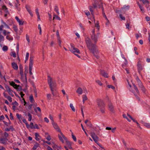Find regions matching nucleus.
<instances>
[{"instance_id":"obj_1","label":"nucleus","mask_w":150,"mask_h":150,"mask_svg":"<svg viewBox=\"0 0 150 150\" xmlns=\"http://www.w3.org/2000/svg\"><path fill=\"white\" fill-rule=\"evenodd\" d=\"M86 42L87 47L90 52H92L96 58H98L99 52L96 45L92 43L91 40L89 38H87L86 39Z\"/></svg>"},{"instance_id":"obj_2","label":"nucleus","mask_w":150,"mask_h":150,"mask_svg":"<svg viewBox=\"0 0 150 150\" xmlns=\"http://www.w3.org/2000/svg\"><path fill=\"white\" fill-rule=\"evenodd\" d=\"M47 80L52 94L53 96H56L57 93L54 92L55 91H56L55 88L56 86V83L53 81L52 78L50 75L47 76Z\"/></svg>"},{"instance_id":"obj_3","label":"nucleus","mask_w":150,"mask_h":150,"mask_svg":"<svg viewBox=\"0 0 150 150\" xmlns=\"http://www.w3.org/2000/svg\"><path fill=\"white\" fill-rule=\"evenodd\" d=\"M91 38L92 40L95 43H96L97 41L98 38L99 36L100 33H98L96 34L95 33V29H93L90 33Z\"/></svg>"},{"instance_id":"obj_4","label":"nucleus","mask_w":150,"mask_h":150,"mask_svg":"<svg viewBox=\"0 0 150 150\" xmlns=\"http://www.w3.org/2000/svg\"><path fill=\"white\" fill-rule=\"evenodd\" d=\"M98 107L100 109L101 112H103V111L102 110L103 108V101L102 99L98 98L96 100Z\"/></svg>"},{"instance_id":"obj_5","label":"nucleus","mask_w":150,"mask_h":150,"mask_svg":"<svg viewBox=\"0 0 150 150\" xmlns=\"http://www.w3.org/2000/svg\"><path fill=\"white\" fill-rule=\"evenodd\" d=\"M52 124L54 128L57 131L60 132L61 134L62 135V137L64 139H66V137L61 132L60 129L57 123L53 122L52 123Z\"/></svg>"},{"instance_id":"obj_6","label":"nucleus","mask_w":150,"mask_h":150,"mask_svg":"<svg viewBox=\"0 0 150 150\" xmlns=\"http://www.w3.org/2000/svg\"><path fill=\"white\" fill-rule=\"evenodd\" d=\"M96 0H95V2H93L92 4L93 6H89V10L92 15L93 18L94 17L93 10L94 9L97 8V6L96 4Z\"/></svg>"},{"instance_id":"obj_7","label":"nucleus","mask_w":150,"mask_h":150,"mask_svg":"<svg viewBox=\"0 0 150 150\" xmlns=\"http://www.w3.org/2000/svg\"><path fill=\"white\" fill-rule=\"evenodd\" d=\"M107 98L108 100V106L109 109L111 112H114L115 111L114 106L110 101L109 100V98L107 97Z\"/></svg>"},{"instance_id":"obj_8","label":"nucleus","mask_w":150,"mask_h":150,"mask_svg":"<svg viewBox=\"0 0 150 150\" xmlns=\"http://www.w3.org/2000/svg\"><path fill=\"white\" fill-rule=\"evenodd\" d=\"M10 85L13 86L15 88L21 91L22 90V87L19 85H17L15 83V82L13 81H12L10 83Z\"/></svg>"},{"instance_id":"obj_9","label":"nucleus","mask_w":150,"mask_h":150,"mask_svg":"<svg viewBox=\"0 0 150 150\" xmlns=\"http://www.w3.org/2000/svg\"><path fill=\"white\" fill-rule=\"evenodd\" d=\"M33 57L30 56V62L29 64V71H32V67L33 64Z\"/></svg>"},{"instance_id":"obj_10","label":"nucleus","mask_w":150,"mask_h":150,"mask_svg":"<svg viewBox=\"0 0 150 150\" xmlns=\"http://www.w3.org/2000/svg\"><path fill=\"white\" fill-rule=\"evenodd\" d=\"M96 0V4L97 6V7L100 8L101 7V6H102V10H103V3L102 0H98V1L97 0ZM93 2H95V0L93 1Z\"/></svg>"},{"instance_id":"obj_11","label":"nucleus","mask_w":150,"mask_h":150,"mask_svg":"<svg viewBox=\"0 0 150 150\" xmlns=\"http://www.w3.org/2000/svg\"><path fill=\"white\" fill-rule=\"evenodd\" d=\"M72 50V51H71L75 55H76L79 58H80V56L79 54L76 53L78 54H80L79 50L78 48L74 47Z\"/></svg>"},{"instance_id":"obj_12","label":"nucleus","mask_w":150,"mask_h":150,"mask_svg":"<svg viewBox=\"0 0 150 150\" xmlns=\"http://www.w3.org/2000/svg\"><path fill=\"white\" fill-rule=\"evenodd\" d=\"M141 62L140 60H139L138 62L137 66V68L138 71V72L139 73H140V71L142 69L143 67L141 64Z\"/></svg>"},{"instance_id":"obj_13","label":"nucleus","mask_w":150,"mask_h":150,"mask_svg":"<svg viewBox=\"0 0 150 150\" xmlns=\"http://www.w3.org/2000/svg\"><path fill=\"white\" fill-rule=\"evenodd\" d=\"M91 136L93 138L94 141L97 144V142L98 141V138L96 136L94 133L93 132H91Z\"/></svg>"},{"instance_id":"obj_14","label":"nucleus","mask_w":150,"mask_h":150,"mask_svg":"<svg viewBox=\"0 0 150 150\" xmlns=\"http://www.w3.org/2000/svg\"><path fill=\"white\" fill-rule=\"evenodd\" d=\"M8 139L6 138H0V143L6 144L7 143V141Z\"/></svg>"},{"instance_id":"obj_15","label":"nucleus","mask_w":150,"mask_h":150,"mask_svg":"<svg viewBox=\"0 0 150 150\" xmlns=\"http://www.w3.org/2000/svg\"><path fill=\"white\" fill-rule=\"evenodd\" d=\"M15 19H16L17 22L19 23L20 25H23V24L24 21H23L22 19H20L17 16L15 17Z\"/></svg>"},{"instance_id":"obj_16","label":"nucleus","mask_w":150,"mask_h":150,"mask_svg":"<svg viewBox=\"0 0 150 150\" xmlns=\"http://www.w3.org/2000/svg\"><path fill=\"white\" fill-rule=\"evenodd\" d=\"M13 68L17 70L18 69V67L17 64L15 62H13L11 64Z\"/></svg>"},{"instance_id":"obj_17","label":"nucleus","mask_w":150,"mask_h":150,"mask_svg":"<svg viewBox=\"0 0 150 150\" xmlns=\"http://www.w3.org/2000/svg\"><path fill=\"white\" fill-rule=\"evenodd\" d=\"M19 69L20 71V74L22 77L23 76V68L21 65L19 66Z\"/></svg>"},{"instance_id":"obj_18","label":"nucleus","mask_w":150,"mask_h":150,"mask_svg":"<svg viewBox=\"0 0 150 150\" xmlns=\"http://www.w3.org/2000/svg\"><path fill=\"white\" fill-rule=\"evenodd\" d=\"M30 7L28 6H26V8L27 11L30 14V16H33V14L32 13V12L31 11V10L30 9Z\"/></svg>"},{"instance_id":"obj_19","label":"nucleus","mask_w":150,"mask_h":150,"mask_svg":"<svg viewBox=\"0 0 150 150\" xmlns=\"http://www.w3.org/2000/svg\"><path fill=\"white\" fill-rule=\"evenodd\" d=\"M66 141V142L67 145L69 147V148L71 149L72 148L71 147V144L70 142L67 141V138H66V139H64Z\"/></svg>"},{"instance_id":"obj_20","label":"nucleus","mask_w":150,"mask_h":150,"mask_svg":"<svg viewBox=\"0 0 150 150\" xmlns=\"http://www.w3.org/2000/svg\"><path fill=\"white\" fill-rule=\"evenodd\" d=\"M83 90L81 87H79L77 89L76 92L79 94H81L83 93Z\"/></svg>"},{"instance_id":"obj_21","label":"nucleus","mask_w":150,"mask_h":150,"mask_svg":"<svg viewBox=\"0 0 150 150\" xmlns=\"http://www.w3.org/2000/svg\"><path fill=\"white\" fill-rule=\"evenodd\" d=\"M104 17H105L106 20L107 21V22L106 23L105 25L107 26L108 27L109 24H110V22L108 20L107 18L106 17V16L105 14V13H104Z\"/></svg>"},{"instance_id":"obj_22","label":"nucleus","mask_w":150,"mask_h":150,"mask_svg":"<svg viewBox=\"0 0 150 150\" xmlns=\"http://www.w3.org/2000/svg\"><path fill=\"white\" fill-rule=\"evenodd\" d=\"M75 47L74 46V44H71L70 45V46H69V50L71 51H72V50Z\"/></svg>"},{"instance_id":"obj_23","label":"nucleus","mask_w":150,"mask_h":150,"mask_svg":"<svg viewBox=\"0 0 150 150\" xmlns=\"http://www.w3.org/2000/svg\"><path fill=\"white\" fill-rule=\"evenodd\" d=\"M23 122L25 123V124L26 125V127L28 128H30V126L28 124V123L27 122L26 119H24L23 120Z\"/></svg>"},{"instance_id":"obj_24","label":"nucleus","mask_w":150,"mask_h":150,"mask_svg":"<svg viewBox=\"0 0 150 150\" xmlns=\"http://www.w3.org/2000/svg\"><path fill=\"white\" fill-rule=\"evenodd\" d=\"M88 99L86 95H83V102L84 103L86 100Z\"/></svg>"},{"instance_id":"obj_25","label":"nucleus","mask_w":150,"mask_h":150,"mask_svg":"<svg viewBox=\"0 0 150 150\" xmlns=\"http://www.w3.org/2000/svg\"><path fill=\"white\" fill-rule=\"evenodd\" d=\"M129 8V5H125L122 8V9H124V10H125V11H126L128 10Z\"/></svg>"},{"instance_id":"obj_26","label":"nucleus","mask_w":150,"mask_h":150,"mask_svg":"<svg viewBox=\"0 0 150 150\" xmlns=\"http://www.w3.org/2000/svg\"><path fill=\"white\" fill-rule=\"evenodd\" d=\"M27 115L28 117V120L29 121H30L32 120V115L29 112H28L27 113Z\"/></svg>"},{"instance_id":"obj_27","label":"nucleus","mask_w":150,"mask_h":150,"mask_svg":"<svg viewBox=\"0 0 150 150\" xmlns=\"http://www.w3.org/2000/svg\"><path fill=\"white\" fill-rule=\"evenodd\" d=\"M58 137H59V140L62 142V143H64V140L63 139H63H64L62 137V135H60L59 134H58Z\"/></svg>"},{"instance_id":"obj_28","label":"nucleus","mask_w":150,"mask_h":150,"mask_svg":"<svg viewBox=\"0 0 150 150\" xmlns=\"http://www.w3.org/2000/svg\"><path fill=\"white\" fill-rule=\"evenodd\" d=\"M35 139L37 141H38L40 139L38 138V137H40L39 134L37 133H35Z\"/></svg>"},{"instance_id":"obj_29","label":"nucleus","mask_w":150,"mask_h":150,"mask_svg":"<svg viewBox=\"0 0 150 150\" xmlns=\"http://www.w3.org/2000/svg\"><path fill=\"white\" fill-rule=\"evenodd\" d=\"M70 107L73 112L75 111V109L74 107L73 106L72 104L70 103Z\"/></svg>"},{"instance_id":"obj_30","label":"nucleus","mask_w":150,"mask_h":150,"mask_svg":"<svg viewBox=\"0 0 150 150\" xmlns=\"http://www.w3.org/2000/svg\"><path fill=\"white\" fill-rule=\"evenodd\" d=\"M29 100L31 102L33 103L34 100L32 95H31L29 97Z\"/></svg>"},{"instance_id":"obj_31","label":"nucleus","mask_w":150,"mask_h":150,"mask_svg":"<svg viewBox=\"0 0 150 150\" xmlns=\"http://www.w3.org/2000/svg\"><path fill=\"white\" fill-rule=\"evenodd\" d=\"M133 85L134 88V89L135 90L136 92L137 93L139 94V92L137 87L135 84H133Z\"/></svg>"},{"instance_id":"obj_32","label":"nucleus","mask_w":150,"mask_h":150,"mask_svg":"<svg viewBox=\"0 0 150 150\" xmlns=\"http://www.w3.org/2000/svg\"><path fill=\"white\" fill-rule=\"evenodd\" d=\"M13 28L14 29V30L17 33L18 31V29L17 27L15 25H13Z\"/></svg>"},{"instance_id":"obj_33","label":"nucleus","mask_w":150,"mask_h":150,"mask_svg":"<svg viewBox=\"0 0 150 150\" xmlns=\"http://www.w3.org/2000/svg\"><path fill=\"white\" fill-rule=\"evenodd\" d=\"M125 62H124V63L122 65V67L124 68L128 64L127 61L126 59L125 60Z\"/></svg>"},{"instance_id":"obj_34","label":"nucleus","mask_w":150,"mask_h":150,"mask_svg":"<svg viewBox=\"0 0 150 150\" xmlns=\"http://www.w3.org/2000/svg\"><path fill=\"white\" fill-rule=\"evenodd\" d=\"M39 144L37 143H36V144L34 145V146L33 148V150H35L37 148Z\"/></svg>"},{"instance_id":"obj_35","label":"nucleus","mask_w":150,"mask_h":150,"mask_svg":"<svg viewBox=\"0 0 150 150\" xmlns=\"http://www.w3.org/2000/svg\"><path fill=\"white\" fill-rule=\"evenodd\" d=\"M140 88L144 93H146V89L144 86L141 87Z\"/></svg>"},{"instance_id":"obj_36","label":"nucleus","mask_w":150,"mask_h":150,"mask_svg":"<svg viewBox=\"0 0 150 150\" xmlns=\"http://www.w3.org/2000/svg\"><path fill=\"white\" fill-rule=\"evenodd\" d=\"M96 82L100 86L103 85V83L100 80H97L96 81Z\"/></svg>"},{"instance_id":"obj_37","label":"nucleus","mask_w":150,"mask_h":150,"mask_svg":"<svg viewBox=\"0 0 150 150\" xmlns=\"http://www.w3.org/2000/svg\"><path fill=\"white\" fill-rule=\"evenodd\" d=\"M107 86L108 87V88H111L112 89H113V90H115V87L111 85H108Z\"/></svg>"},{"instance_id":"obj_38","label":"nucleus","mask_w":150,"mask_h":150,"mask_svg":"<svg viewBox=\"0 0 150 150\" xmlns=\"http://www.w3.org/2000/svg\"><path fill=\"white\" fill-rule=\"evenodd\" d=\"M145 127L147 128H150V124L146 122L144 125Z\"/></svg>"},{"instance_id":"obj_39","label":"nucleus","mask_w":150,"mask_h":150,"mask_svg":"<svg viewBox=\"0 0 150 150\" xmlns=\"http://www.w3.org/2000/svg\"><path fill=\"white\" fill-rule=\"evenodd\" d=\"M93 19H94V22H95V19H94V17L93 18ZM95 27H98V26H100L98 21H97L96 23H95Z\"/></svg>"},{"instance_id":"obj_40","label":"nucleus","mask_w":150,"mask_h":150,"mask_svg":"<svg viewBox=\"0 0 150 150\" xmlns=\"http://www.w3.org/2000/svg\"><path fill=\"white\" fill-rule=\"evenodd\" d=\"M127 82H128V86H129V87H130V88H129V90L133 93H134L133 91L131 89V84H130L129 83V81L128 80H127Z\"/></svg>"},{"instance_id":"obj_41","label":"nucleus","mask_w":150,"mask_h":150,"mask_svg":"<svg viewBox=\"0 0 150 150\" xmlns=\"http://www.w3.org/2000/svg\"><path fill=\"white\" fill-rule=\"evenodd\" d=\"M2 9L3 10H4L6 12H8L7 8L5 5H4L2 6Z\"/></svg>"},{"instance_id":"obj_42","label":"nucleus","mask_w":150,"mask_h":150,"mask_svg":"<svg viewBox=\"0 0 150 150\" xmlns=\"http://www.w3.org/2000/svg\"><path fill=\"white\" fill-rule=\"evenodd\" d=\"M47 99L48 100H50L51 99V95L50 93L47 94Z\"/></svg>"},{"instance_id":"obj_43","label":"nucleus","mask_w":150,"mask_h":150,"mask_svg":"<svg viewBox=\"0 0 150 150\" xmlns=\"http://www.w3.org/2000/svg\"><path fill=\"white\" fill-rule=\"evenodd\" d=\"M119 16L122 20H125V17L124 16H123L122 14H120L119 15Z\"/></svg>"},{"instance_id":"obj_44","label":"nucleus","mask_w":150,"mask_h":150,"mask_svg":"<svg viewBox=\"0 0 150 150\" xmlns=\"http://www.w3.org/2000/svg\"><path fill=\"white\" fill-rule=\"evenodd\" d=\"M142 3L144 4H148L149 2L148 0H142Z\"/></svg>"},{"instance_id":"obj_45","label":"nucleus","mask_w":150,"mask_h":150,"mask_svg":"<svg viewBox=\"0 0 150 150\" xmlns=\"http://www.w3.org/2000/svg\"><path fill=\"white\" fill-rule=\"evenodd\" d=\"M26 40L28 41V43H29L30 42V40L29 37V36L27 34L26 35Z\"/></svg>"},{"instance_id":"obj_46","label":"nucleus","mask_w":150,"mask_h":150,"mask_svg":"<svg viewBox=\"0 0 150 150\" xmlns=\"http://www.w3.org/2000/svg\"><path fill=\"white\" fill-rule=\"evenodd\" d=\"M39 128L38 126V125L37 124H35V125L34 126V127H32V129H38Z\"/></svg>"},{"instance_id":"obj_47","label":"nucleus","mask_w":150,"mask_h":150,"mask_svg":"<svg viewBox=\"0 0 150 150\" xmlns=\"http://www.w3.org/2000/svg\"><path fill=\"white\" fill-rule=\"evenodd\" d=\"M2 49L3 51H7L8 50V47L6 46H4L2 48Z\"/></svg>"},{"instance_id":"obj_48","label":"nucleus","mask_w":150,"mask_h":150,"mask_svg":"<svg viewBox=\"0 0 150 150\" xmlns=\"http://www.w3.org/2000/svg\"><path fill=\"white\" fill-rule=\"evenodd\" d=\"M54 10L57 12L58 14H59V12L58 11V8L57 6H56L54 8Z\"/></svg>"},{"instance_id":"obj_49","label":"nucleus","mask_w":150,"mask_h":150,"mask_svg":"<svg viewBox=\"0 0 150 150\" xmlns=\"http://www.w3.org/2000/svg\"><path fill=\"white\" fill-rule=\"evenodd\" d=\"M123 117L124 118L126 119L129 122H130L131 120L129 119L126 116V114H123L122 115Z\"/></svg>"},{"instance_id":"obj_50","label":"nucleus","mask_w":150,"mask_h":150,"mask_svg":"<svg viewBox=\"0 0 150 150\" xmlns=\"http://www.w3.org/2000/svg\"><path fill=\"white\" fill-rule=\"evenodd\" d=\"M2 23H3L4 26H5L7 28H9V27L3 21H2Z\"/></svg>"},{"instance_id":"obj_51","label":"nucleus","mask_w":150,"mask_h":150,"mask_svg":"<svg viewBox=\"0 0 150 150\" xmlns=\"http://www.w3.org/2000/svg\"><path fill=\"white\" fill-rule=\"evenodd\" d=\"M6 98L10 102H11L12 101V98L10 96H7L6 97Z\"/></svg>"},{"instance_id":"obj_52","label":"nucleus","mask_w":150,"mask_h":150,"mask_svg":"<svg viewBox=\"0 0 150 150\" xmlns=\"http://www.w3.org/2000/svg\"><path fill=\"white\" fill-rule=\"evenodd\" d=\"M56 35H57V39L60 38L59 35V30H57L56 31Z\"/></svg>"},{"instance_id":"obj_53","label":"nucleus","mask_w":150,"mask_h":150,"mask_svg":"<svg viewBox=\"0 0 150 150\" xmlns=\"http://www.w3.org/2000/svg\"><path fill=\"white\" fill-rule=\"evenodd\" d=\"M28 68H27L26 69H25V70L24 71V74L25 75V77L26 78V76L27 74L28 73Z\"/></svg>"},{"instance_id":"obj_54","label":"nucleus","mask_w":150,"mask_h":150,"mask_svg":"<svg viewBox=\"0 0 150 150\" xmlns=\"http://www.w3.org/2000/svg\"><path fill=\"white\" fill-rule=\"evenodd\" d=\"M29 53L28 52H27L26 54V56L25 57V61L27 60H28L29 57Z\"/></svg>"},{"instance_id":"obj_55","label":"nucleus","mask_w":150,"mask_h":150,"mask_svg":"<svg viewBox=\"0 0 150 150\" xmlns=\"http://www.w3.org/2000/svg\"><path fill=\"white\" fill-rule=\"evenodd\" d=\"M139 7L141 11L142 12L144 13V8L142 6H140Z\"/></svg>"},{"instance_id":"obj_56","label":"nucleus","mask_w":150,"mask_h":150,"mask_svg":"<svg viewBox=\"0 0 150 150\" xmlns=\"http://www.w3.org/2000/svg\"><path fill=\"white\" fill-rule=\"evenodd\" d=\"M49 116H50V119L52 121V123L53 122H54L53 116H52V115H50Z\"/></svg>"},{"instance_id":"obj_57","label":"nucleus","mask_w":150,"mask_h":150,"mask_svg":"<svg viewBox=\"0 0 150 150\" xmlns=\"http://www.w3.org/2000/svg\"><path fill=\"white\" fill-rule=\"evenodd\" d=\"M6 38L7 39L9 40H13V38L10 37L9 35H7L6 37Z\"/></svg>"},{"instance_id":"obj_58","label":"nucleus","mask_w":150,"mask_h":150,"mask_svg":"<svg viewBox=\"0 0 150 150\" xmlns=\"http://www.w3.org/2000/svg\"><path fill=\"white\" fill-rule=\"evenodd\" d=\"M4 37L2 35H0V42L4 41Z\"/></svg>"},{"instance_id":"obj_59","label":"nucleus","mask_w":150,"mask_h":150,"mask_svg":"<svg viewBox=\"0 0 150 150\" xmlns=\"http://www.w3.org/2000/svg\"><path fill=\"white\" fill-rule=\"evenodd\" d=\"M72 137L73 140L75 142L76 141V137L73 134V133L72 134Z\"/></svg>"},{"instance_id":"obj_60","label":"nucleus","mask_w":150,"mask_h":150,"mask_svg":"<svg viewBox=\"0 0 150 150\" xmlns=\"http://www.w3.org/2000/svg\"><path fill=\"white\" fill-rule=\"evenodd\" d=\"M11 56H13L14 57H16V54L15 52H12L11 53Z\"/></svg>"},{"instance_id":"obj_61","label":"nucleus","mask_w":150,"mask_h":150,"mask_svg":"<svg viewBox=\"0 0 150 150\" xmlns=\"http://www.w3.org/2000/svg\"><path fill=\"white\" fill-rule=\"evenodd\" d=\"M7 91L8 92L9 94L11 95H12V94L13 91L11 88H10Z\"/></svg>"},{"instance_id":"obj_62","label":"nucleus","mask_w":150,"mask_h":150,"mask_svg":"<svg viewBox=\"0 0 150 150\" xmlns=\"http://www.w3.org/2000/svg\"><path fill=\"white\" fill-rule=\"evenodd\" d=\"M87 125L90 127H91L92 126V125L90 122H88L87 124Z\"/></svg>"},{"instance_id":"obj_63","label":"nucleus","mask_w":150,"mask_h":150,"mask_svg":"<svg viewBox=\"0 0 150 150\" xmlns=\"http://www.w3.org/2000/svg\"><path fill=\"white\" fill-rule=\"evenodd\" d=\"M54 16H55V18H56L57 19H58L59 20H61V18H60V17H59V16H57V15H55V14H54Z\"/></svg>"},{"instance_id":"obj_64","label":"nucleus","mask_w":150,"mask_h":150,"mask_svg":"<svg viewBox=\"0 0 150 150\" xmlns=\"http://www.w3.org/2000/svg\"><path fill=\"white\" fill-rule=\"evenodd\" d=\"M139 86L140 88L143 86V85L142 83L141 82L138 83Z\"/></svg>"}]
</instances>
